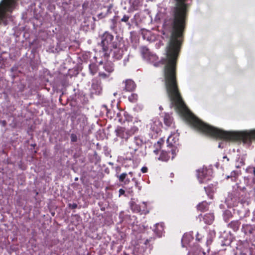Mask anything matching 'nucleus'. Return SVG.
<instances>
[{"instance_id": "nucleus-1", "label": "nucleus", "mask_w": 255, "mask_h": 255, "mask_svg": "<svg viewBox=\"0 0 255 255\" xmlns=\"http://www.w3.org/2000/svg\"><path fill=\"white\" fill-rule=\"evenodd\" d=\"M183 33H162L168 41L166 59L164 60V80L166 91L172 105L179 110L187 121L202 133H255V129L245 131H226L211 126L196 117L186 107L178 91L175 76L176 61L182 41Z\"/></svg>"}, {"instance_id": "nucleus-2", "label": "nucleus", "mask_w": 255, "mask_h": 255, "mask_svg": "<svg viewBox=\"0 0 255 255\" xmlns=\"http://www.w3.org/2000/svg\"><path fill=\"white\" fill-rule=\"evenodd\" d=\"M245 191L244 189L236 185L233 187V190L229 192L226 197L225 202L228 207L237 206L239 203L245 202Z\"/></svg>"}, {"instance_id": "nucleus-3", "label": "nucleus", "mask_w": 255, "mask_h": 255, "mask_svg": "<svg viewBox=\"0 0 255 255\" xmlns=\"http://www.w3.org/2000/svg\"><path fill=\"white\" fill-rule=\"evenodd\" d=\"M111 44L110 53H108L109 55H111L115 59L118 60L122 58L126 50L124 44L121 42H114Z\"/></svg>"}, {"instance_id": "nucleus-4", "label": "nucleus", "mask_w": 255, "mask_h": 255, "mask_svg": "<svg viewBox=\"0 0 255 255\" xmlns=\"http://www.w3.org/2000/svg\"><path fill=\"white\" fill-rule=\"evenodd\" d=\"M140 53L143 59L149 62L153 63L155 66H158L161 63L157 61L158 58L155 54L149 51V49L145 47H142L140 48Z\"/></svg>"}, {"instance_id": "nucleus-5", "label": "nucleus", "mask_w": 255, "mask_h": 255, "mask_svg": "<svg viewBox=\"0 0 255 255\" xmlns=\"http://www.w3.org/2000/svg\"><path fill=\"white\" fill-rule=\"evenodd\" d=\"M101 45L102 46L103 51L104 52L105 56H109L108 45L111 44V42L114 39V36L110 34V33H104L101 37Z\"/></svg>"}, {"instance_id": "nucleus-6", "label": "nucleus", "mask_w": 255, "mask_h": 255, "mask_svg": "<svg viewBox=\"0 0 255 255\" xmlns=\"http://www.w3.org/2000/svg\"><path fill=\"white\" fill-rule=\"evenodd\" d=\"M242 231L245 233L251 241H255V225L250 224L243 225Z\"/></svg>"}, {"instance_id": "nucleus-7", "label": "nucleus", "mask_w": 255, "mask_h": 255, "mask_svg": "<svg viewBox=\"0 0 255 255\" xmlns=\"http://www.w3.org/2000/svg\"><path fill=\"white\" fill-rule=\"evenodd\" d=\"M236 254L238 255H255L254 249L250 248L247 243L238 245Z\"/></svg>"}, {"instance_id": "nucleus-8", "label": "nucleus", "mask_w": 255, "mask_h": 255, "mask_svg": "<svg viewBox=\"0 0 255 255\" xmlns=\"http://www.w3.org/2000/svg\"><path fill=\"white\" fill-rule=\"evenodd\" d=\"M208 171L207 168H201L197 170V176L200 183H205L210 180V177L207 175Z\"/></svg>"}, {"instance_id": "nucleus-9", "label": "nucleus", "mask_w": 255, "mask_h": 255, "mask_svg": "<svg viewBox=\"0 0 255 255\" xmlns=\"http://www.w3.org/2000/svg\"><path fill=\"white\" fill-rule=\"evenodd\" d=\"M143 144L142 140L140 138L135 136L133 139L129 141L128 147L129 149L135 152L143 145Z\"/></svg>"}, {"instance_id": "nucleus-10", "label": "nucleus", "mask_w": 255, "mask_h": 255, "mask_svg": "<svg viewBox=\"0 0 255 255\" xmlns=\"http://www.w3.org/2000/svg\"><path fill=\"white\" fill-rule=\"evenodd\" d=\"M102 90L101 81L96 79L93 80L91 88V94L99 95L101 94Z\"/></svg>"}, {"instance_id": "nucleus-11", "label": "nucleus", "mask_w": 255, "mask_h": 255, "mask_svg": "<svg viewBox=\"0 0 255 255\" xmlns=\"http://www.w3.org/2000/svg\"><path fill=\"white\" fill-rule=\"evenodd\" d=\"M115 132L117 136L126 140H127L130 136L128 129H126L124 127H118Z\"/></svg>"}, {"instance_id": "nucleus-12", "label": "nucleus", "mask_w": 255, "mask_h": 255, "mask_svg": "<svg viewBox=\"0 0 255 255\" xmlns=\"http://www.w3.org/2000/svg\"><path fill=\"white\" fill-rule=\"evenodd\" d=\"M147 126L153 133H157L160 130L161 123L158 119H154L151 121Z\"/></svg>"}, {"instance_id": "nucleus-13", "label": "nucleus", "mask_w": 255, "mask_h": 255, "mask_svg": "<svg viewBox=\"0 0 255 255\" xmlns=\"http://www.w3.org/2000/svg\"><path fill=\"white\" fill-rule=\"evenodd\" d=\"M125 90L126 91H132L135 89L136 85L134 81L130 79L126 80L125 82Z\"/></svg>"}, {"instance_id": "nucleus-14", "label": "nucleus", "mask_w": 255, "mask_h": 255, "mask_svg": "<svg viewBox=\"0 0 255 255\" xmlns=\"http://www.w3.org/2000/svg\"><path fill=\"white\" fill-rule=\"evenodd\" d=\"M178 140V135L176 133L171 134L167 139L168 145L174 146Z\"/></svg>"}, {"instance_id": "nucleus-15", "label": "nucleus", "mask_w": 255, "mask_h": 255, "mask_svg": "<svg viewBox=\"0 0 255 255\" xmlns=\"http://www.w3.org/2000/svg\"><path fill=\"white\" fill-rule=\"evenodd\" d=\"M144 39L151 42L154 41L156 38V35L154 33H141Z\"/></svg>"}, {"instance_id": "nucleus-16", "label": "nucleus", "mask_w": 255, "mask_h": 255, "mask_svg": "<svg viewBox=\"0 0 255 255\" xmlns=\"http://www.w3.org/2000/svg\"><path fill=\"white\" fill-rule=\"evenodd\" d=\"M241 225V223L238 220L233 221L231 222L228 225L229 228H231L235 232L237 231Z\"/></svg>"}, {"instance_id": "nucleus-17", "label": "nucleus", "mask_w": 255, "mask_h": 255, "mask_svg": "<svg viewBox=\"0 0 255 255\" xmlns=\"http://www.w3.org/2000/svg\"><path fill=\"white\" fill-rule=\"evenodd\" d=\"M203 220L206 224H211L214 220V216L212 213L207 214L204 216Z\"/></svg>"}, {"instance_id": "nucleus-18", "label": "nucleus", "mask_w": 255, "mask_h": 255, "mask_svg": "<svg viewBox=\"0 0 255 255\" xmlns=\"http://www.w3.org/2000/svg\"><path fill=\"white\" fill-rule=\"evenodd\" d=\"M164 123L168 127L171 126L173 123V118L169 114H166L164 117Z\"/></svg>"}, {"instance_id": "nucleus-19", "label": "nucleus", "mask_w": 255, "mask_h": 255, "mask_svg": "<svg viewBox=\"0 0 255 255\" xmlns=\"http://www.w3.org/2000/svg\"><path fill=\"white\" fill-rule=\"evenodd\" d=\"M130 206L131 210L134 212H139L141 211V207L136 204L132 200L130 202Z\"/></svg>"}, {"instance_id": "nucleus-20", "label": "nucleus", "mask_w": 255, "mask_h": 255, "mask_svg": "<svg viewBox=\"0 0 255 255\" xmlns=\"http://www.w3.org/2000/svg\"><path fill=\"white\" fill-rule=\"evenodd\" d=\"M197 209L200 211L204 212L208 209V203L206 201H203L197 205Z\"/></svg>"}, {"instance_id": "nucleus-21", "label": "nucleus", "mask_w": 255, "mask_h": 255, "mask_svg": "<svg viewBox=\"0 0 255 255\" xmlns=\"http://www.w3.org/2000/svg\"><path fill=\"white\" fill-rule=\"evenodd\" d=\"M246 172L251 174L250 177L253 178V181L255 184V168L249 166L246 169Z\"/></svg>"}, {"instance_id": "nucleus-22", "label": "nucleus", "mask_w": 255, "mask_h": 255, "mask_svg": "<svg viewBox=\"0 0 255 255\" xmlns=\"http://www.w3.org/2000/svg\"><path fill=\"white\" fill-rule=\"evenodd\" d=\"M169 153L170 152L168 153L166 151H162L158 157V159L164 161H167L170 158Z\"/></svg>"}, {"instance_id": "nucleus-23", "label": "nucleus", "mask_w": 255, "mask_h": 255, "mask_svg": "<svg viewBox=\"0 0 255 255\" xmlns=\"http://www.w3.org/2000/svg\"><path fill=\"white\" fill-rule=\"evenodd\" d=\"M154 230L158 236H160L163 230V225L162 224H156L155 229Z\"/></svg>"}, {"instance_id": "nucleus-24", "label": "nucleus", "mask_w": 255, "mask_h": 255, "mask_svg": "<svg viewBox=\"0 0 255 255\" xmlns=\"http://www.w3.org/2000/svg\"><path fill=\"white\" fill-rule=\"evenodd\" d=\"M104 68L109 74L114 71L113 64L111 63L107 62L104 64Z\"/></svg>"}, {"instance_id": "nucleus-25", "label": "nucleus", "mask_w": 255, "mask_h": 255, "mask_svg": "<svg viewBox=\"0 0 255 255\" xmlns=\"http://www.w3.org/2000/svg\"><path fill=\"white\" fill-rule=\"evenodd\" d=\"M204 189L207 194L209 196L210 194L213 193L215 191L216 187L215 185L214 186L213 184H211L207 187H205Z\"/></svg>"}, {"instance_id": "nucleus-26", "label": "nucleus", "mask_w": 255, "mask_h": 255, "mask_svg": "<svg viewBox=\"0 0 255 255\" xmlns=\"http://www.w3.org/2000/svg\"><path fill=\"white\" fill-rule=\"evenodd\" d=\"M232 217V212L230 210H225L223 213L224 219L226 222H228V220Z\"/></svg>"}, {"instance_id": "nucleus-27", "label": "nucleus", "mask_w": 255, "mask_h": 255, "mask_svg": "<svg viewBox=\"0 0 255 255\" xmlns=\"http://www.w3.org/2000/svg\"><path fill=\"white\" fill-rule=\"evenodd\" d=\"M236 162H237V163L236 164V167H237V168L240 167L241 166H242L245 164V158L244 157H239L236 159Z\"/></svg>"}, {"instance_id": "nucleus-28", "label": "nucleus", "mask_w": 255, "mask_h": 255, "mask_svg": "<svg viewBox=\"0 0 255 255\" xmlns=\"http://www.w3.org/2000/svg\"><path fill=\"white\" fill-rule=\"evenodd\" d=\"M192 239L191 236L189 234H185L182 239V243L183 244V247L184 246L183 245L184 243H188L190 242V240Z\"/></svg>"}, {"instance_id": "nucleus-29", "label": "nucleus", "mask_w": 255, "mask_h": 255, "mask_svg": "<svg viewBox=\"0 0 255 255\" xmlns=\"http://www.w3.org/2000/svg\"><path fill=\"white\" fill-rule=\"evenodd\" d=\"M89 69L92 75H94L96 73L97 67L94 64H91L89 65Z\"/></svg>"}, {"instance_id": "nucleus-30", "label": "nucleus", "mask_w": 255, "mask_h": 255, "mask_svg": "<svg viewBox=\"0 0 255 255\" xmlns=\"http://www.w3.org/2000/svg\"><path fill=\"white\" fill-rule=\"evenodd\" d=\"M138 128L134 126L131 127V128L129 129H128V132H129L130 136H131L132 134L138 131Z\"/></svg>"}, {"instance_id": "nucleus-31", "label": "nucleus", "mask_w": 255, "mask_h": 255, "mask_svg": "<svg viewBox=\"0 0 255 255\" xmlns=\"http://www.w3.org/2000/svg\"><path fill=\"white\" fill-rule=\"evenodd\" d=\"M137 99V95L135 94H132L128 97V100L130 102L134 103L136 101Z\"/></svg>"}, {"instance_id": "nucleus-32", "label": "nucleus", "mask_w": 255, "mask_h": 255, "mask_svg": "<svg viewBox=\"0 0 255 255\" xmlns=\"http://www.w3.org/2000/svg\"><path fill=\"white\" fill-rule=\"evenodd\" d=\"M70 138L72 142H76L77 141V136L74 133L71 134Z\"/></svg>"}, {"instance_id": "nucleus-33", "label": "nucleus", "mask_w": 255, "mask_h": 255, "mask_svg": "<svg viewBox=\"0 0 255 255\" xmlns=\"http://www.w3.org/2000/svg\"><path fill=\"white\" fill-rule=\"evenodd\" d=\"M99 75L100 77H101L103 78H107L109 77V73L106 74L104 72H99Z\"/></svg>"}, {"instance_id": "nucleus-34", "label": "nucleus", "mask_w": 255, "mask_h": 255, "mask_svg": "<svg viewBox=\"0 0 255 255\" xmlns=\"http://www.w3.org/2000/svg\"><path fill=\"white\" fill-rule=\"evenodd\" d=\"M127 176V174L126 173H122L120 176H119V180L121 182L124 181L125 179L126 178V176Z\"/></svg>"}, {"instance_id": "nucleus-35", "label": "nucleus", "mask_w": 255, "mask_h": 255, "mask_svg": "<svg viewBox=\"0 0 255 255\" xmlns=\"http://www.w3.org/2000/svg\"><path fill=\"white\" fill-rule=\"evenodd\" d=\"M200 250H197V252H194L193 250L189 252V254L191 255H199L200 254Z\"/></svg>"}, {"instance_id": "nucleus-36", "label": "nucleus", "mask_w": 255, "mask_h": 255, "mask_svg": "<svg viewBox=\"0 0 255 255\" xmlns=\"http://www.w3.org/2000/svg\"><path fill=\"white\" fill-rule=\"evenodd\" d=\"M129 16L127 15H124L123 18L121 19V21L123 22H127L128 21Z\"/></svg>"}, {"instance_id": "nucleus-37", "label": "nucleus", "mask_w": 255, "mask_h": 255, "mask_svg": "<svg viewBox=\"0 0 255 255\" xmlns=\"http://www.w3.org/2000/svg\"><path fill=\"white\" fill-rule=\"evenodd\" d=\"M171 154H172V158H173L174 157V155H176V148L175 147H173L171 150Z\"/></svg>"}, {"instance_id": "nucleus-38", "label": "nucleus", "mask_w": 255, "mask_h": 255, "mask_svg": "<svg viewBox=\"0 0 255 255\" xmlns=\"http://www.w3.org/2000/svg\"><path fill=\"white\" fill-rule=\"evenodd\" d=\"M69 207L72 209H76L77 207V205L76 203L69 204Z\"/></svg>"}, {"instance_id": "nucleus-39", "label": "nucleus", "mask_w": 255, "mask_h": 255, "mask_svg": "<svg viewBox=\"0 0 255 255\" xmlns=\"http://www.w3.org/2000/svg\"><path fill=\"white\" fill-rule=\"evenodd\" d=\"M175 2H188L189 1H191L192 0H174Z\"/></svg>"}, {"instance_id": "nucleus-40", "label": "nucleus", "mask_w": 255, "mask_h": 255, "mask_svg": "<svg viewBox=\"0 0 255 255\" xmlns=\"http://www.w3.org/2000/svg\"><path fill=\"white\" fill-rule=\"evenodd\" d=\"M147 170H148V168L145 166L142 167L141 169V172L143 173H146L147 172Z\"/></svg>"}, {"instance_id": "nucleus-41", "label": "nucleus", "mask_w": 255, "mask_h": 255, "mask_svg": "<svg viewBox=\"0 0 255 255\" xmlns=\"http://www.w3.org/2000/svg\"><path fill=\"white\" fill-rule=\"evenodd\" d=\"M125 193V191L124 189H120L119 190V196L124 195Z\"/></svg>"}, {"instance_id": "nucleus-42", "label": "nucleus", "mask_w": 255, "mask_h": 255, "mask_svg": "<svg viewBox=\"0 0 255 255\" xmlns=\"http://www.w3.org/2000/svg\"><path fill=\"white\" fill-rule=\"evenodd\" d=\"M127 192L129 194H132L133 193V191L132 190V187L131 188H129L128 190H127Z\"/></svg>"}, {"instance_id": "nucleus-43", "label": "nucleus", "mask_w": 255, "mask_h": 255, "mask_svg": "<svg viewBox=\"0 0 255 255\" xmlns=\"http://www.w3.org/2000/svg\"><path fill=\"white\" fill-rule=\"evenodd\" d=\"M212 240L211 239H209L207 241V245H210V244H211L212 243Z\"/></svg>"}, {"instance_id": "nucleus-44", "label": "nucleus", "mask_w": 255, "mask_h": 255, "mask_svg": "<svg viewBox=\"0 0 255 255\" xmlns=\"http://www.w3.org/2000/svg\"><path fill=\"white\" fill-rule=\"evenodd\" d=\"M1 123H2V125L3 126H5L6 125V122L5 121H3L1 122Z\"/></svg>"}, {"instance_id": "nucleus-45", "label": "nucleus", "mask_w": 255, "mask_h": 255, "mask_svg": "<svg viewBox=\"0 0 255 255\" xmlns=\"http://www.w3.org/2000/svg\"><path fill=\"white\" fill-rule=\"evenodd\" d=\"M153 152L155 153V154H157L159 152V150L158 149H155L154 150Z\"/></svg>"}, {"instance_id": "nucleus-46", "label": "nucleus", "mask_w": 255, "mask_h": 255, "mask_svg": "<svg viewBox=\"0 0 255 255\" xmlns=\"http://www.w3.org/2000/svg\"><path fill=\"white\" fill-rule=\"evenodd\" d=\"M218 146L220 148H223V146H222L221 143H219Z\"/></svg>"}, {"instance_id": "nucleus-47", "label": "nucleus", "mask_w": 255, "mask_h": 255, "mask_svg": "<svg viewBox=\"0 0 255 255\" xmlns=\"http://www.w3.org/2000/svg\"><path fill=\"white\" fill-rule=\"evenodd\" d=\"M223 158H225V159H227V161H229V158H228L226 156H224V157H223Z\"/></svg>"}, {"instance_id": "nucleus-48", "label": "nucleus", "mask_w": 255, "mask_h": 255, "mask_svg": "<svg viewBox=\"0 0 255 255\" xmlns=\"http://www.w3.org/2000/svg\"><path fill=\"white\" fill-rule=\"evenodd\" d=\"M253 194L255 196V187L254 188V193Z\"/></svg>"}, {"instance_id": "nucleus-49", "label": "nucleus", "mask_w": 255, "mask_h": 255, "mask_svg": "<svg viewBox=\"0 0 255 255\" xmlns=\"http://www.w3.org/2000/svg\"><path fill=\"white\" fill-rule=\"evenodd\" d=\"M157 146H160V143L159 142H157Z\"/></svg>"}, {"instance_id": "nucleus-50", "label": "nucleus", "mask_w": 255, "mask_h": 255, "mask_svg": "<svg viewBox=\"0 0 255 255\" xmlns=\"http://www.w3.org/2000/svg\"><path fill=\"white\" fill-rule=\"evenodd\" d=\"M142 203H143V204L144 205V206H146V205H145V203L144 202H143Z\"/></svg>"}, {"instance_id": "nucleus-51", "label": "nucleus", "mask_w": 255, "mask_h": 255, "mask_svg": "<svg viewBox=\"0 0 255 255\" xmlns=\"http://www.w3.org/2000/svg\"><path fill=\"white\" fill-rule=\"evenodd\" d=\"M135 185H136V186L137 185V182L136 181H135Z\"/></svg>"}, {"instance_id": "nucleus-52", "label": "nucleus", "mask_w": 255, "mask_h": 255, "mask_svg": "<svg viewBox=\"0 0 255 255\" xmlns=\"http://www.w3.org/2000/svg\"><path fill=\"white\" fill-rule=\"evenodd\" d=\"M147 242H148V241L146 240V242H145V244H146Z\"/></svg>"}, {"instance_id": "nucleus-53", "label": "nucleus", "mask_w": 255, "mask_h": 255, "mask_svg": "<svg viewBox=\"0 0 255 255\" xmlns=\"http://www.w3.org/2000/svg\"><path fill=\"white\" fill-rule=\"evenodd\" d=\"M129 174H130V175H132V172H130L129 173Z\"/></svg>"}, {"instance_id": "nucleus-54", "label": "nucleus", "mask_w": 255, "mask_h": 255, "mask_svg": "<svg viewBox=\"0 0 255 255\" xmlns=\"http://www.w3.org/2000/svg\"><path fill=\"white\" fill-rule=\"evenodd\" d=\"M77 179H78V178H75V180H77Z\"/></svg>"}]
</instances>
